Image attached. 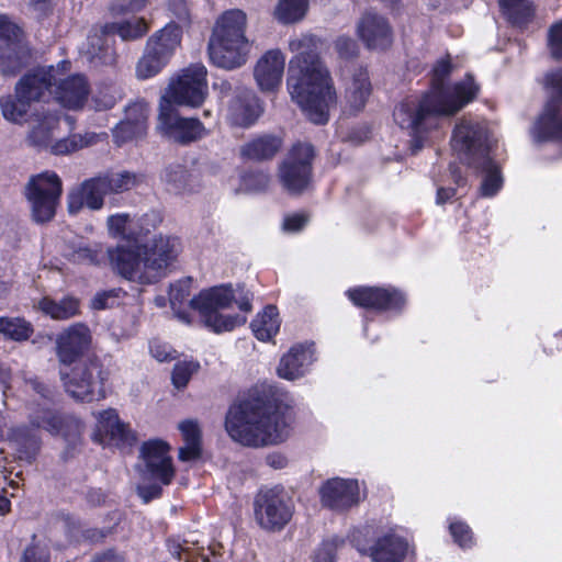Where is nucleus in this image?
<instances>
[{"instance_id":"1","label":"nucleus","mask_w":562,"mask_h":562,"mask_svg":"<svg viewBox=\"0 0 562 562\" xmlns=\"http://www.w3.org/2000/svg\"><path fill=\"white\" fill-rule=\"evenodd\" d=\"M290 59L286 85L290 95L315 124L328 121V111L335 102L329 71L318 56V40L302 34L289 41Z\"/></svg>"},{"instance_id":"2","label":"nucleus","mask_w":562,"mask_h":562,"mask_svg":"<svg viewBox=\"0 0 562 562\" xmlns=\"http://www.w3.org/2000/svg\"><path fill=\"white\" fill-rule=\"evenodd\" d=\"M450 69L449 60H440L434 68L431 90L418 101L409 100L401 103L394 111L395 122L412 133L413 153L423 147V135L438 116L453 115L476 95L477 87L471 76H467L453 89H445L443 80Z\"/></svg>"},{"instance_id":"3","label":"nucleus","mask_w":562,"mask_h":562,"mask_svg":"<svg viewBox=\"0 0 562 562\" xmlns=\"http://www.w3.org/2000/svg\"><path fill=\"white\" fill-rule=\"evenodd\" d=\"M239 294L236 295L231 286H214L201 291L198 296L189 300L191 294V280H180L170 285L169 301L171 308L177 317L189 324L188 314L181 311L182 305L188 302L190 307L198 311L204 325L214 333L231 331L237 326L246 323V317L240 315H224L220 310L231 306L235 301L238 307L244 312L251 311L252 294L238 288Z\"/></svg>"},{"instance_id":"4","label":"nucleus","mask_w":562,"mask_h":562,"mask_svg":"<svg viewBox=\"0 0 562 562\" xmlns=\"http://www.w3.org/2000/svg\"><path fill=\"white\" fill-rule=\"evenodd\" d=\"M229 437L248 447H262L284 441L290 425L281 406L252 398L231 406L225 419Z\"/></svg>"},{"instance_id":"5","label":"nucleus","mask_w":562,"mask_h":562,"mask_svg":"<svg viewBox=\"0 0 562 562\" xmlns=\"http://www.w3.org/2000/svg\"><path fill=\"white\" fill-rule=\"evenodd\" d=\"M451 147L463 164L485 172L480 190L482 195L493 196L501 189L503 179L497 166L490 157L485 125L462 120L453 131Z\"/></svg>"},{"instance_id":"6","label":"nucleus","mask_w":562,"mask_h":562,"mask_svg":"<svg viewBox=\"0 0 562 562\" xmlns=\"http://www.w3.org/2000/svg\"><path fill=\"white\" fill-rule=\"evenodd\" d=\"M246 26L247 16L238 9L225 11L217 18L207 45L214 65L231 70L246 64L249 53Z\"/></svg>"},{"instance_id":"7","label":"nucleus","mask_w":562,"mask_h":562,"mask_svg":"<svg viewBox=\"0 0 562 562\" xmlns=\"http://www.w3.org/2000/svg\"><path fill=\"white\" fill-rule=\"evenodd\" d=\"M169 450V445L159 439L146 441L140 448V457L145 463L143 477L153 479L160 483L137 486V494L145 503L160 497L162 493L161 485H169L175 477L176 471Z\"/></svg>"},{"instance_id":"8","label":"nucleus","mask_w":562,"mask_h":562,"mask_svg":"<svg viewBox=\"0 0 562 562\" xmlns=\"http://www.w3.org/2000/svg\"><path fill=\"white\" fill-rule=\"evenodd\" d=\"M60 376L66 391L78 401L91 402L105 396L109 373L97 359L79 362L69 370L61 369Z\"/></svg>"},{"instance_id":"9","label":"nucleus","mask_w":562,"mask_h":562,"mask_svg":"<svg viewBox=\"0 0 562 562\" xmlns=\"http://www.w3.org/2000/svg\"><path fill=\"white\" fill-rule=\"evenodd\" d=\"M61 192V180L53 171L38 173L29 180L25 194L36 222L44 223L54 217Z\"/></svg>"},{"instance_id":"10","label":"nucleus","mask_w":562,"mask_h":562,"mask_svg":"<svg viewBox=\"0 0 562 562\" xmlns=\"http://www.w3.org/2000/svg\"><path fill=\"white\" fill-rule=\"evenodd\" d=\"M314 149L310 144H296L279 166L278 179L290 194L304 192L312 179Z\"/></svg>"},{"instance_id":"11","label":"nucleus","mask_w":562,"mask_h":562,"mask_svg":"<svg viewBox=\"0 0 562 562\" xmlns=\"http://www.w3.org/2000/svg\"><path fill=\"white\" fill-rule=\"evenodd\" d=\"M206 94V68L202 64H194L183 69L179 77L170 82L160 102L196 108L204 102Z\"/></svg>"},{"instance_id":"12","label":"nucleus","mask_w":562,"mask_h":562,"mask_svg":"<svg viewBox=\"0 0 562 562\" xmlns=\"http://www.w3.org/2000/svg\"><path fill=\"white\" fill-rule=\"evenodd\" d=\"M29 57L22 30L8 15H0V72L13 75Z\"/></svg>"},{"instance_id":"13","label":"nucleus","mask_w":562,"mask_h":562,"mask_svg":"<svg viewBox=\"0 0 562 562\" xmlns=\"http://www.w3.org/2000/svg\"><path fill=\"white\" fill-rule=\"evenodd\" d=\"M109 258L113 269L126 280L142 284L151 283L143 247L137 239L124 240L109 250Z\"/></svg>"},{"instance_id":"14","label":"nucleus","mask_w":562,"mask_h":562,"mask_svg":"<svg viewBox=\"0 0 562 562\" xmlns=\"http://www.w3.org/2000/svg\"><path fill=\"white\" fill-rule=\"evenodd\" d=\"M546 82L552 88L553 95L537 121L533 133L539 140L562 139V70L548 74Z\"/></svg>"},{"instance_id":"15","label":"nucleus","mask_w":562,"mask_h":562,"mask_svg":"<svg viewBox=\"0 0 562 562\" xmlns=\"http://www.w3.org/2000/svg\"><path fill=\"white\" fill-rule=\"evenodd\" d=\"M158 120L161 132L180 144L195 142L206 134L199 120L179 116L173 106L166 101L159 104Z\"/></svg>"},{"instance_id":"16","label":"nucleus","mask_w":562,"mask_h":562,"mask_svg":"<svg viewBox=\"0 0 562 562\" xmlns=\"http://www.w3.org/2000/svg\"><path fill=\"white\" fill-rule=\"evenodd\" d=\"M68 61H63L57 67H41L24 75L15 85L14 92L31 104L40 102L50 93V88L60 80V67L66 69Z\"/></svg>"},{"instance_id":"17","label":"nucleus","mask_w":562,"mask_h":562,"mask_svg":"<svg viewBox=\"0 0 562 562\" xmlns=\"http://www.w3.org/2000/svg\"><path fill=\"white\" fill-rule=\"evenodd\" d=\"M292 515L290 501L274 490L262 493L256 501V517L265 529H282L291 520Z\"/></svg>"},{"instance_id":"18","label":"nucleus","mask_w":562,"mask_h":562,"mask_svg":"<svg viewBox=\"0 0 562 562\" xmlns=\"http://www.w3.org/2000/svg\"><path fill=\"white\" fill-rule=\"evenodd\" d=\"M142 247L151 283L166 274L180 252L179 239L170 236L160 235Z\"/></svg>"},{"instance_id":"19","label":"nucleus","mask_w":562,"mask_h":562,"mask_svg":"<svg viewBox=\"0 0 562 562\" xmlns=\"http://www.w3.org/2000/svg\"><path fill=\"white\" fill-rule=\"evenodd\" d=\"M357 34L368 49L383 52L394 41V31L386 16L374 11L364 12L357 23Z\"/></svg>"},{"instance_id":"20","label":"nucleus","mask_w":562,"mask_h":562,"mask_svg":"<svg viewBox=\"0 0 562 562\" xmlns=\"http://www.w3.org/2000/svg\"><path fill=\"white\" fill-rule=\"evenodd\" d=\"M372 85L368 70L356 67L345 83L342 112L346 115H357L364 108L371 97Z\"/></svg>"},{"instance_id":"21","label":"nucleus","mask_w":562,"mask_h":562,"mask_svg":"<svg viewBox=\"0 0 562 562\" xmlns=\"http://www.w3.org/2000/svg\"><path fill=\"white\" fill-rule=\"evenodd\" d=\"M90 344L89 328L81 323L71 325L56 338L57 357L61 363L71 364L89 348Z\"/></svg>"},{"instance_id":"22","label":"nucleus","mask_w":562,"mask_h":562,"mask_svg":"<svg viewBox=\"0 0 562 562\" xmlns=\"http://www.w3.org/2000/svg\"><path fill=\"white\" fill-rule=\"evenodd\" d=\"M285 57L280 49L266 52L256 63L254 78L263 92L276 91L283 78Z\"/></svg>"},{"instance_id":"23","label":"nucleus","mask_w":562,"mask_h":562,"mask_svg":"<svg viewBox=\"0 0 562 562\" xmlns=\"http://www.w3.org/2000/svg\"><path fill=\"white\" fill-rule=\"evenodd\" d=\"M30 420L32 426L64 436L67 440L77 441L82 431V424L72 416H60L48 407L34 411Z\"/></svg>"},{"instance_id":"24","label":"nucleus","mask_w":562,"mask_h":562,"mask_svg":"<svg viewBox=\"0 0 562 562\" xmlns=\"http://www.w3.org/2000/svg\"><path fill=\"white\" fill-rule=\"evenodd\" d=\"M105 195L106 191L99 175L87 179L69 192L68 211L71 214H77L85 206L92 211L101 210Z\"/></svg>"},{"instance_id":"25","label":"nucleus","mask_w":562,"mask_h":562,"mask_svg":"<svg viewBox=\"0 0 562 562\" xmlns=\"http://www.w3.org/2000/svg\"><path fill=\"white\" fill-rule=\"evenodd\" d=\"M322 503L336 510L347 509L359 502V485L353 480L331 479L321 488Z\"/></svg>"},{"instance_id":"26","label":"nucleus","mask_w":562,"mask_h":562,"mask_svg":"<svg viewBox=\"0 0 562 562\" xmlns=\"http://www.w3.org/2000/svg\"><path fill=\"white\" fill-rule=\"evenodd\" d=\"M353 304L375 310L398 308L405 303L404 296L396 290L382 288H357L348 291Z\"/></svg>"},{"instance_id":"27","label":"nucleus","mask_w":562,"mask_h":562,"mask_svg":"<svg viewBox=\"0 0 562 562\" xmlns=\"http://www.w3.org/2000/svg\"><path fill=\"white\" fill-rule=\"evenodd\" d=\"M55 99L65 108L70 110L82 109L90 94V86L82 75H72L63 78L54 85Z\"/></svg>"},{"instance_id":"28","label":"nucleus","mask_w":562,"mask_h":562,"mask_svg":"<svg viewBox=\"0 0 562 562\" xmlns=\"http://www.w3.org/2000/svg\"><path fill=\"white\" fill-rule=\"evenodd\" d=\"M113 34H115L114 24L105 23L91 29L82 48L90 61L99 60L101 64L113 61V50L110 44V36Z\"/></svg>"},{"instance_id":"29","label":"nucleus","mask_w":562,"mask_h":562,"mask_svg":"<svg viewBox=\"0 0 562 562\" xmlns=\"http://www.w3.org/2000/svg\"><path fill=\"white\" fill-rule=\"evenodd\" d=\"M262 112L258 98L250 91L236 97L229 104L227 119L236 126L248 127Z\"/></svg>"},{"instance_id":"30","label":"nucleus","mask_w":562,"mask_h":562,"mask_svg":"<svg viewBox=\"0 0 562 562\" xmlns=\"http://www.w3.org/2000/svg\"><path fill=\"white\" fill-rule=\"evenodd\" d=\"M181 40L182 29L176 23H168L148 37L145 47L157 53L160 58L170 61L180 47Z\"/></svg>"},{"instance_id":"31","label":"nucleus","mask_w":562,"mask_h":562,"mask_svg":"<svg viewBox=\"0 0 562 562\" xmlns=\"http://www.w3.org/2000/svg\"><path fill=\"white\" fill-rule=\"evenodd\" d=\"M312 361V351L310 348L303 345H296L281 358L277 368L278 375L290 381L299 379L305 374Z\"/></svg>"},{"instance_id":"32","label":"nucleus","mask_w":562,"mask_h":562,"mask_svg":"<svg viewBox=\"0 0 562 562\" xmlns=\"http://www.w3.org/2000/svg\"><path fill=\"white\" fill-rule=\"evenodd\" d=\"M99 430L104 432L117 446H132L136 436L128 425L120 420L115 409H105L99 413Z\"/></svg>"},{"instance_id":"33","label":"nucleus","mask_w":562,"mask_h":562,"mask_svg":"<svg viewBox=\"0 0 562 562\" xmlns=\"http://www.w3.org/2000/svg\"><path fill=\"white\" fill-rule=\"evenodd\" d=\"M408 552V543L395 535L379 538L369 549L373 562H402Z\"/></svg>"},{"instance_id":"34","label":"nucleus","mask_w":562,"mask_h":562,"mask_svg":"<svg viewBox=\"0 0 562 562\" xmlns=\"http://www.w3.org/2000/svg\"><path fill=\"white\" fill-rule=\"evenodd\" d=\"M34 307L55 321H67L80 313V302L75 296H65L59 301L44 296L34 303Z\"/></svg>"},{"instance_id":"35","label":"nucleus","mask_w":562,"mask_h":562,"mask_svg":"<svg viewBox=\"0 0 562 562\" xmlns=\"http://www.w3.org/2000/svg\"><path fill=\"white\" fill-rule=\"evenodd\" d=\"M282 139L274 135L258 136L240 148V155L247 159L262 161L272 159L281 149Z\"/></svg>"},{"instance_id":"36","label":"nucleus","mask_w":562,"mask_h":562,"mask_svg":"<svg viewBox=\"0 0 562 562\" xmlns=\"http://www.w3.org/2000/svg\"><path fill=\"white\" fill-rule=\"evenodd\" d=\"M57 126V116L50 113L44 114L43 116L36 114L32 124V128L27 135L29 144L41 149H48Z\"/></svg>"},{"instance_id":"37","label":"nucleus","mask_w":562,"mask_h":562,"mask_svg":"<svg viewBox=\"0 0 562 562\" xmlns=\"http://www.w3.org/2000/svg\"><path fill=\"white\" fill-rule=\"evenodd\" d=\"M184 446L179 449L181 461H193L201 457V428L195 420H183L178 425Z\"/></svg>"},{"instance_id":"38","label":"nucleus","mask_w":562,"mask_h":562,"mask_svg":"<svg viewBox=\"0 0 562 562\" xmlns=\"http://www.w3.org/2000/svg\"><path fill=\"white\" fill-rule=\"evenodd\" d=\"M9 440L19 451L20 458L26 460L34 458L41 443L36 430L27 426L12 428Z\"/></svg>"},{"instance_id":"39","label":"nucleus","mask_w":562,"mask_h":562,"mask_svg":"<svg viewBox=\"0 0 562 562\" xmlns=\"http://www.w3.org/2000/svg\"><path fill=\"white\" fill-rule=\"evenodd\" d=\"M251 330L257 339L268 341L276 336L280 329L279 313L276 306L268 305L262 313H259L250 324Z\"/></svg>"},{"instance_id":"40","label":"nucleus","mask_w":562,"mask_h":562,"mask_svg":"<svg viewBox=\"0 0 562 562\" xmlns=\"http://www.w3.org/2000/svg\"><path fill=\"white\" fill-rule=\"evenodd\" d=\"M106 194H116L128 191L140 181L139 177L128 170L110 171L99 175Z\"/></svg>"},{"instance_id":"41","label":"nucleus","mask_w":562,"mask_h":562,"mask_svg":"<svg viewBox=\"0 0 562 562\" xmlns=\"http://www.w3.org/2000/svg\"><path fill=\"white\" fill-rule=\"evenodd\" d=\"M308 0H279L273 15L283 24H292L301 21L307 11Z\"/></svg>"},{"instance_id":"42","label":"nucleus","mask_w":562,"mask_h":562,"mask_svg":"<svg viewBox=\"0 0 562 562\" xmlns=\"http://www.w3.org/2000/svg\"><path fill=\"white\" fill-rule=\"evenodd\" d=\"M31 103L16 95H7L0 99V109L3 117L12 123L22 124L30 111Z\"/></svg>"},{"instance_id":"43","label":"nucleus","mask_w":562,"mask_h":562,"mask_svg":"<svg viewBox=\"0 0 562 562\" xmlns=\"http://www.w3.org/2000/svg\"><path fill=\"white\" fill-rule=\"evenodd\" d=\"M34 328L22 317H0V334L14 341L27 340Z\"/></svg>"},{"instance_id":"44","label":"nucleus","mask_w":562,"mask_h":562,"mask_svg":"<svg viewBox=\"0 0 562 562\" xmlns=\"http://www.w3.org/2000/svg\"><path fill=\"white\" fill-rule=\"evenodd\" d=\"M169 61L160 58L154 50L144 48L143 55L136 64V77L145 80L158 75Z\"/></svg>"},{"instance_id":"45","label":"nucleus","mask_w":562,"mask_h":562,"mask_svg":"<svg viewBox=\"0 0 562 562\" xmlns=\"http://www.w3.org/2000/svg\"><path fill=\"white\" fill-rule=\"evenodd\" d=\"M95 142L94 134H75L67 138L59 139L50 143L48 149L54 155H68L75 153L83 147H87Z\"/></svg>"},{"instance_id":"46","label":"nucleus","mask_w":562,"mask_h":562,"mask_svg":"<svg viewBox=\"0 0 562 562\" xmlns=\"http://www.w3.org/2000/svg\"><path fill=\"white\" fill-rule=\"evenodd\" d=\"M113 24L115 25V33L124 41L142 37L148 31V25L143 18H132L124 22Z\"/></svg>"},{"instance_id":"47","label":"nucleus","mask_w":562,"mask_h":562,"mask_svg":"<svg viewBox=\"0 0 562 562\" xmlns=\"http://www.w3.org/2000/svg\"><path fill=\"white\" fill-rule=\"evenodd\" d=\"M164 179L169 186V190L179 193L189 188L190 176L187 169L181 165H173L165 170Z\"/></svg>"},{"instance_id":"48","label":"nucleus","mask_w":562,"mask_h":562,"mask_svg":"<svg viewBox=\"0 0 562 562\" xmlns=\"http://www.w3.org/2000/svg\"><path fill=\"white\" fill-rule=\"evenodd\" d=\"M508 18L515 23H521L531 15L529 0H499Z\"/></svg>"},{"instance_id":"49","label":"nucleus","mask_w":562,"mask_h":562,"mask_svg":"<svg viewBox=\"0 0 562 562\" xmlns=\"http://www.w3.org/2000/svg\"><path fill=\"white\" fill-rule=\"evenodd\" d=\"M131 123L136 126V131L147 130V120H148V104L144 101H137L130 104L125 109V117Z\"/></svg>"},{"instance_id":"50","label":"nucleus","mask_w":562,"mask_h":562,"mask_svg":"<svg viewBox=\"0 0 562 562\" xmlns=\"http://www.w3.org/2000/svg\"><path fill=\"white\" fill-rule=\"evenodd\" d=\"M200 364L195 361H181L176 363L172 371V382L176 387H183L191 376L198 372Z\"/></svg>"},{"instance_id":"51","label":"nucleus","mask_w":562,"mask_h":562,"mask_svg":"<svg viewBox=\"0 0 562 562\" xmlns=\"http://www.w3.org/2000/svg\"><path fill=\"white\" fill-rule=\"evenodd\" d=\"M270 183V176L263 171H249L243 175L241 186L249 192L265 191Z\"/></svg>"},{"instance_id":"52","label":"nucleus","mask_w":562,"mask_h":562,"mask_svg":"<svg viewBox=\"0 0 562 562\" xmlns=\"http://www.w3.org/2000/svg\"><path fill=\"white\" fill-rule=\"evenodd\" d=\"M126 119L122 120L113 130V137L117 145H122L136 137L143 136L146 132L136 131V126Z\"/></svg>"},{"instance_id":"53","label":"nucleus","mask_w":562,"mask_h":562,"mask_svg":"<svg viewBox=\"0 0 562 562\" xmlns=\"http://www.w3.org/2000/svg\"><path fill=\"white\" fill-rule=\"evenodd\" d=\"M549 49L552 57L562 58V22L555 23L549 30Z\"/></svg>"},{"instance_id":"54","label":"nucleus","mask_w":562,"mask_h":562,"mask_svg":"<svg viewBox=\"0 0 562 562\" xmlns=\"http://www.w3.org/2000/svg\"><path fill=\"white\" fill-rule=\"evenodd\" d=\"M120 293H121V290H117V289H112L109 291H103V292L97 293L91 301L92 308L93 310H104V308L112 307L114 305L116 299H119Z\"/></svg>"},{"instance_id":"55","label":"nucleus","mask_w":562,"mask_h":562,"mask_svg":"<svg viewBox=\"0 0 562 562\" xmlns=\"http://www.w3.org/2000/svg\"><path fill=\"white\" fill-rule=\"evenodd\" d=\"M335 50L341 58L355 57L358 53V45L355 40L348 36H339L335 41Z\"/></svg>"},{"instance_id":"56","label":"nucleus","mask_w":562,"mask_h":562,"mask_svg":"<svg viewBox=\"0 0 562 562\" xmlns=\"http://www.w3.org/2000/svg\"><path fill=\"white\" fill-rule=\"evenodd\" d=\"M450 531L456 542L459 543L460 547H468L472 542V533L465 524L454 522L450 525Z\"/></svg>"},{"instance_id":"57","label":"nucleus","mask_w":562,"mask_h":562,"mask_svg":"<svg viewBox=\"0 0 562 562\" xmlns=\"http://www.w3.org/2000/svg\"><path fill=\"white\" fill-rule=\"evenodd\" d=\"M336 550V541L330 540L323 542L314 554V562H335Z\"/></svg>"},{"instance_id":"58","label":"nucleus","mask_w":562,"mask_h":562,"mask_svg":"<svg viewBox=\"0 0 562 562\" xmlns=\"http://www.w3.org/2000/svg\"><path fill=\"white\" fill-rule=\"evenodd\" d=\"M308 218L304 214H293L286 216L283 222V229L286 232H299L307 223Z\"/></svg>"},{"instance_id":"59","label":"nucleus","mask_w":562,"mask_h":562,"mask_svg":"<svg viewBox=\"0 0 562 562\" xmlns=\"http://www.w3.org/2000/svg\"><path fill=\"white\" fill-rule=\"evenodd\" d=\"M128 221L130 217L127 214L111 215L108 218V225L111 232L115 234H125Z\"/></svg>"},{"instance_id":"60","label":"nucleus","mask_w":562,"mask_h":562,"mask_svg":"<svg viewBox=\"0 0 562 562\" xmlns=\"http://www.w3.org/2000/svg\"><path fill=\"white\" fill-rule=\"evenodd\" d=\"M187 543V541L184 543H172L169 550L179 561L193 562L194 552L191 551Z\"/></svg>"},{"instance_id":"61","label":"nucleus","mask_w":562,"mask_h":562,"mask_svg":"<svg viewBox=\"0 0 562 562\" xmlns=\"http://www.w3.org/2000/svg\"><path fill=\"white\" fill-rule=\"evenodd\" d=\"M21 562H48L47 555L43 549L37 546H31L24 550Z\"/></svg>"},{"instance_id":"62","label":"nucleus","mask_w":562,"mask_h":562,"mask_svg":"<svg viewBox=\"0 0 562 562\" xmlns=\"http://www.w3.org/2000/svg\"><path fill=\"white\" fill-rule=\"evenodd\" d=\"M168 7L180 21L189 20V9L186 0H168Z\"/></svg>"},{"instance_id":"63","label":"nucleus","mask_w":562,"mask_h":562,"mask_svg":"<svg viewBox=\"0 0 562 562\" xmlns=\"http://www.w3.org/2000/svg\"><path fill=\"white\" fill-rule=\"evenodd\" d=\"M150 353L160 362L171 359V355L168 347L159 342L150 344Z\"/></svg>"},{"instance_id":"64","label":"nucleus","mask_w":562,"mask_h":562,"mask_svg":"<svg viewBox=\"0 0 562 562\" xmlns=\"http://www.w3.org/2000/svg\"><path fill=\"white\" fill-rule=\"evenodd\" d=\"M93 562H125V558L113 550H109L95 557Z\"/></svg>"}]
</instances>
